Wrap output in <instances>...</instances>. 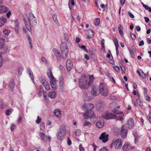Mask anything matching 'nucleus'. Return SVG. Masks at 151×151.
Here are the masks:
<instances>
[{
    "label": "nucleus",
    "mask_w": 151,
    "mask_h": 151,
    "mask_svg": "<svg viewBox=\"0 0 151 151\" xmlns=\"http://www.w3.org/2000/svg\"><path fill=\"white\" fill-rule=\"evenodd\" d=\"M86 34L88 39L92 38L94 36V33L91 30H88Z\"/></svg>",
    "instance_id": "nucleus-18"
},
{
    "label": "nucleus",
    "mask_w": 151,
    "mask_h": 151,
    "mask_svg": "<svg viewBox=\"0 0 151 151\" xmlns=\"http://www.w3.org/2000/svg\"><path fill=\"white\" fill-rule=\"evenodd\" d=\"M59 68L60 70L63 71L64 70V68L62 65H59Z\"/></svg>",
    "instance_id": "nucleus-64"
},
{
    "label": "nucleus",
    "mask_w": 151,
    "mask_h": 151,
    "mask_svg": "<svg viewBox=\"0 0 151 151\" xmlns=\"http://www.w3.org/2000/svg\"><path fill=\"white\" fill-rule=\"evenodd\" d=\"M45 124L44 122H42L41 123L40 126L41 128V129H43V128H44Z\"/></svg>",
    "instance_id": "nucleus-59"
},
{
    "label": "nucleus",
    "mask_w": 151,
    "mask_h": 151,
    "mask_svg": "<svg viewBox=\"0 0 151 151\" xmlns=\"http://www.w3.org/2000/svg\"><path fill=\"white\" fill-rule=\"evenodd\" d=\"M11 12L10 11H8V12L6 14V16L8 18H9L10 17V16L11 15Z\"/></svg>",
    "instance_id": "nucleus-56"
},
{
    "label": "nucleus",
    "mask_w": 151,
    "mask_h": 151,
    "mask_svg": "<svg viewBox=\"0 0 151 151\" xmlns=\"http://www.w3.org/2000/svg\"><path fill=\"white\" fill-rule=\"evenodd\" d=\"M40 135L41 138L44 140L45 142H47L48 139L49 141H50V139L49 137H47L45 134L42 132L40 133Z\"/></svg>",
    "instance_id": "nucleus-15"
},
{
    "label": "nucleus",
    "mask_w": 151,
    "mask_h": 151,
    "mask_svg": "<svg viewBox=\"0 0 151 151\" xmlns=\"http://www.w3.org/2000/svg\"><path fill=\"white\" fill-rule=\"evenodd\" d=\"M52 51L56 57L57 60L58 61L60 60L61 56L59 51L57 50L56 48H54L53 49Z\"/></svg>",
    "instance_id": "nucleus-14"
},
{
    "label": "nucleus",
    "mask_w": 151,
    "mask_h": 151,
    "mask_svg": "<svg viewBox=\"0 0 151 151\" xmlns=\"http://www.w3.org/2000/svg\"><path fill=\"white\" fill-rule=\"evenodd\" d=\"M106 76L108 77L109 78H110L114 82H115V80L114 79V78H113V77H111V75H110V74L109 73H108L106 74Z\"/></svg>",
    "instance_id": "nucleus-49"
},
{
    "label": "nucleus",
    "mask_w": 151,
    "mask_h": 151,
    "mask_svg": "<svg viewBox=\"0 0 151 151\" xmlns=\"http://www.w3.org/2000/svg\"><path fill=\"white\" fill-rule=\"evenodd\" d=\"M130 146L129 145H124L123 147V149L125 151L129 150L130 149Z\"/></svg>",
    "instance_id": "nucleus-32"
},
{
    "label": "nucleus",
    "mask_w": 151,
    "mask_h": 151,
    "mask_svg": "<svg viewBox=\"0 0 151 151\" xmlns=\"http://www.w3.org/2000/svg\"><path fill=\"white\" fill-rule=\"evenodd\" d=\"M108 134L106 133H102L99 137L100 140H101L103 142H106L108 140Z\"/></svg>",
    "instance_id": "nucleus-12"
},
{
    "label": "nucleus",
    "mask_w": 151,
    "mask_h": 151,
    "mask_svg": "<svg viewBox=\"0 0 151 151\" xmlns=\"http://www.w3.org/2000/svg\"><path fill=\"white\" fill-rule=\"evenodd\" d=\"M128 49L130 53L131 57L133 58H134V55L132 50L130 48H128Z\"/></svg>",
    "instance_id": "nucleus-41"
},
{
    "label": "nucleus",
    "mask_w": 151,
    "mask_h": 151,
    "mask_svg": "<svg viewBox=\"0 0 151 151\" xmlns=\"http://www.w3.org/2000/svg\"><path fill=\"white\" fill-rule=\"evenodd\" d=\"M127 132V127L125 125H123L121 128V135L122 138H124L126 137Z\"/></svg>",
    "instance_id": "nucleus-11"
},
{
    "label": "nucleus",
    "mask_w": 151,
    "mask_h": 151,
    "mask_svg": "<svg viewBox=\"0 0 151 151\" xmlns=\"http://www.w3.org/2000/svg\"><path fill=\"white\" fill-rule=\"evenodd\" d=\"M60 50L63 57L65 58L68 54V48L67 44L65 42H62L60 45Z\"/></svg>",
    "instance_id": "nucleus-5"
},
{
    "label": "nucleus",
    "mask_w": 151,
    "mask_h": 151,
    "mask_svg": "<svg viewBox=\"0 0 151 151\" xmlns=\"http://www.w3.org/2000/svg\"><path fill=\"white\" fill-rule=\"evenodd\" d=\"M133 134L135 138V142L136 143L138 141L139 137L136 131H134L133 132Z\"/></svg>",
    "instance_id": "nucleus-28"
},
{
    "label": "nucleus",
    "mask_w": 151,
    "mask_h": 151,
    "mask_svg": "<svg viewBox=\"0 0 151 151\" xmlns=\"http://www.w3.org/2000/svg\"><path fill=\"white\" fill-rule=\"evenodd\" d=\"M144 44V41L142 40H141L139 42V46H141Z\"/></svg>",
    "instance_id": "nucleus-61"
},
{
    "label": "nucleus",
    "mask_w": 151,
    "mask_h": 151,
    "mask_svg": "<svg viewBox=\"0 0 151 151\" xmlns=\"http://www.w3.org/2000/svg\"><path fill=\"white\" fill-rule=\"evenodd\" d=\"M9 86L10 88H14L15 86V84L14 81H12L10 82L9 84Z\"/></svg>",
    "instance_id": "nucleus-37"
},
{
    "label": "nucleus",
    "mask_w": 151,
    "mask_h": 151,
    "mask_svg": "<svg viewBox=\"0 0 151 151\" xmlns=\"http://www.w3.org/2000/svg\"><path fill=\"white\" fill-rule=\"evenodd\" d=\"M55 81V79L52 81H50V84L51 87L55 89L57 88V85L56 84Z\"/></svg>",
    "instance_id": "nucleus-21"
},
{
    "label": "nucleus",
    "mask_w": 151,
    "mask_h": 151,
    "mask_svg": "<svg viewBox=\"0 0 151 151\" xmlns=\"http://www.w3.org/2000/svg\"><path fill=\"white\" fill-rule=\"evenodd\" d=\"M122 140L120 138L117 139L114 142V145L115 148L117 149H120L122 146Z\"/></svg>",
    "instance_id": "nucleus-9"
},
{
    "label": "nucleus",
    "mask_w": 151,
    "mask_h": 151,
    "mask_svg": "<svg viewBox=\"0 0 151 151\" xmlns=\"http://www.w3.org/2000/svg\"><path fill=\"white\" fill-rule=\"evenodd\" d=\"M128 14L131 18H133L134 17V16L133 14H132L130 12H128Z\"/></svg>",
    "instance_id": "nucleus-58"
},
{
    "label": "nucleus",
    "mask_w": 151,
    "mask_h": 151,
    "mask_svg": "<svg viewBox=\"0 0 151 151\" xmlns=\"http://www.w3.org/2000/svg\"><path fill=\"white\" fill-rule=\"evenodd\" d=\"M6 19L5 17L0 18V25H3L4 24L6 21Z\"/></svg>",
    "instance_id": "nucleus-29"
},
{
    "label": "nucleus",
    "mask_w": 151,
    "mask_h": 151,
    "mask_svg": "<svg viewBox=\"0 0 151 151\" xmlns=\"http://www.w3.org/2000/svg\"><path fill=\"white\" fill-rule=\"evenodd\" d=\"M114 42L116 47H119L118 41L116 37L114 38Z\"/></svg>",
    "instance_id": "nucleus-39"
},
{
    "label": "nucleus",
    "mask_w": 151,
    "mask_h": 151,
    "mask_svg": "<svg viewBox=\"0 0 151 151\" xmlns=\"http://www.w3.org/2000/svg\"><path fill=\"white\" fill-rule=\"evenodd\" d=\"M15 127L16 126L14 124H12L10 127V129L11 131H13Z\"/></svg>",
    "instance_id": "nucleus-51"
},
{
    "label": "nucleus",
    "mask_w": 151,
    "mask_h": 151,
    "mask_svg": "<svg viewBox=\"0 0 151 151\" xmlns=\"http://www.w3.org/2000/svg\"><path fill=\"white\" fill-rule=\"evenodd\" d=\"M42 84L44 86L46 90L48 91L50 89V86L48 83L45 79H43Z\"/></svg>",
    "instance_id": "nucleus-16"
},
{
    "label": "nucleus",
    "mask_w": 151,
    "mask_h": 151,
    "mask_svg": "<svg viewBox=\"0 0 151 151\" xmlns=\"http://www.w3.org/2000/svg\"><path fill=\"white\" fill-rule=\"evenodd\" d=\"M43 96L45 99H46L47 97V93L45 91L43 92Z\"/></svg>",
    "instance_id": "nucleus-55"
},
{
    "label": "nucleus",
    "mask_w": 151,
    "mask_h": 151,
    "mask_svg": "<svg viewBox=\"0 0 151 151\" xmlns=\"http://www.w3.org/2000/svg\"><path fill=\"white\" fill-rule=\"evenodd\" d=\"M121 69L122 71V73H125V68L124 66H122Z\"/></svg>",
    "instance_id": "nucleus-62"
},
{
    "label": "nucleus",
    "mask_w": 151,
    "mask_h": 151,
    "mask_svg": "<svg viewBox=\"0 0 151 151\" xmlns=\"http://www.w3.org/2000/svg\"><path fill=\"white\" fill-rule=\"evenodd\" d=\"M66 133V127L64 125H62L56 134L57 138L60 140L64 138Z\"/></svg>",
    "instance_id": "nucleus-4"
},
{
    "label": "nucleus",
    "mask_w": 151,
    "mask_h": 151,
    "mask_svg": "<svg viewBox=\"0 0 151 151\" xmlns=\"http://www.w3.org/2000/svg\"><path fill=\"white\" fill-rule=\"evenodd\" d=\"M89 81L87 83L88 78L86 77H82L79 80L80 86L82 88L86 89L89 87L94 80V77L93 75L89 76Z\"/></svg>",
    "instance_id": "nucleus-2"
},
{
    "label": "nucleus",
    "mask_w": 151,
    "mask_h": 151,
    "mask_svg": "<svg viewBox=\"0 0 151 151\" xmlns=\"http://www.w3.org/2000/svg\"><path fill=\"white\" fill-rule=\"evenodd\" d=\"M99 87L97 86L94 85L92 86L91 93L92 95L94 96H98L100 93L99 90Z\"/></svg>",
    "instance_id": "nucleus-7"
},
{
    "label": "nucleus",
    "mask_w": 151,
    "mask_h": 151,
    "mask_svg": "<svg viewBox=\"0 0 151 151\" xmlns=\"http://www.w3.org/2000/svg\"><path fill=\"white\" fill-rule=\"evenodd\" d=\"M112 111L113 113L116 114H122L121 115L119 116V117H118L116 118L117 120H119L121 121H122L123 120V116L124 114H123V112L119 111L115 109H112Z\"/></svg>",
    "instance_id": "nucleus-10"
},
{
    "label": "nucleus",
    "mask_w": 151,
    "mask_h": 151,
    "mask_svg": "<svg viewBox=\"0 0 151 151\" xmlns=\"http://www.w3.org/2000/svg\"><path fill=\"white\" fill-rule=\"evenodd\" d=\"M10 32V31L7 29H5L3 31V33L6 35H8Z\"/></svg>",
    "instance_id": "nucleus-36"
},
{
    "label": "nucleus",
    "mask_w": 151,
    "mask_h": 151,
    "mask_svg": "<svg viewBox=\"0 0 151 151\" xmlns=\"http://www.w3.org/2000/svg\"><path fill=\"white\" fill-rule=\"evenodd\" d=\"M54 115L58 117H60L61 115V111L59 109H56L53 112Z\"/></svg>",
    "instance_id": "nucleus-24"
},
{
    "label": "nucleus",
    "mask_w": 151,
    "mask_h": 151,
    "mask_svg": "<svg viewBox=\"0 0 151 151\" xmlns=\"http://www.w3.org/2000/svg\"><path fill=\"white\" fill-rule=\"evenodd\" d=\"M80 47L82 49H83V50H84L85 51H86V52H87V50L86 49V46H85V45H81V47Z\"/></svg>",
    "instance_id": "nucleus-54"
},
{
    "label": "nucleus",
    "mask_w": 151,
    "mask_h": 151,
    "mask_svg": "<svg viewBox=\"0 0 151 151\" xmlns=\"http://www.w3.org/2000/svg\"><path fill=\"white\" fill-rule=\"evenodd\" d=\"M0 50H1V52L0 54L1 55L4 54L7 51L8 47L6 46H4V45Z\"/></svg>",
    "instance_id": "nucleus-25"
},
{
    "label": "nucleus",
    "mask_w": 151,
    "mask_h": 151,
    "mask_svg": "<svg viewBox=\"0 0 151 151\" xmlns=\"http://www.w3.org/2000/svg\"><path fill=\"white\" fill-rule=\"evenodd\" d=\"M114 69L117 72H119V67L115 66L114 67Z\"/></svg>",
    "instance_id": "nucleus-52"
},
{
    "label": "nucleus",
    "mask_w": 151,
    "mask_h": 151,
    "mask_svg": "<svg viewBox=\"0 0 151 151\" xmlns=\"http://www.w3.org/2000/svg\"><path fill=\"white\" fill-rule=\"evenodd\" d=\"M91 123L89 122L85 121L83 123V125L84 126H89L91 124Z\"/></svg>",
    "instance_id": "nucleus-40"
},
{
    "label": "nucleus",
    "mask_w": 151,
    "mask_h": 151,
    "mask_svg": "<svg viewBox=\"0 0 151 151\" xmlns=\"http://www.w3.org/2000/svg\"><path fill=\"white\" fill-rule=\"evenodd\" d=\"M84 109H86V112L83 114V117L85 119H87L89 117L91 118L94 115L93 112L91 110L94 107V105L92 104H88L87 105L84 104L83 106Z\"/></svg>",
    "instance_id": "nucleus-3"
},
{
    "label": "nucleus",
    "mask_w": 151,
    "mask_h": 151,
    "mask_svg": "<svg viewBox=\"0 0 151 151\" xmlns=\"http://www.w3.org/2000/svg\"><path fill=\"white\" fill-rule=\"evenodd\" d=\"M79 149L80 151H85L84 148L82 147L81 144L80 145Z\"/></svg>",
    "instance_id": "nucleus-50"
},
{
    "label": "nucleus",
    "mask_w": 151,
    "mask_h": 151,
    "mask_svg": "<svg viewBox=\"0 0 151 151\" xmlns=\"http://www.w3.org/2000/svg\"><path fill=\"white\" fill-rule=\"evenodd\" d=\"M13 111V110L12 109H8L6 111V114L7 116L11 114V113Z\"/></svg>",
    "instance_id": "nucleus-38"
},
{
    "label": "nucleus",
    "mask_w": 151,
    "mask_h": 151,
    "mask_svg": "<svg viewBox=\"0 0 151 151\" xmlns=\"http://www.w3.org/2000/svg\"><path fill=\"white\" fill-rule=\"evenodd\" d=\"M99 151H108L107 149L105 147L102 148Z\"/></svg>",
    "instance_id": "nucleus-60"
},
{
    "label": "nucleus",
    "mask_w": 151,
    "mask_h": 151,
    "mask_svg": "<svg viewBox=\"0 0 151 151\" xmlns=\"http://www.w3.org/2000/svg\"><path fill=\"white\" fill-rule=\"evenodd\" d=\"M47 75L48 77L50 78V81H52L55 79V78L52 75L51 70L50 68H48V71L47 72Z\"/></svg>",
    "instance_id": "nucleus-17"
},
{
    "label": "nucleus",
    "mask_w": 151,
    "mask_h": 151,
    "mask_svg": "<svg viewBox=\"0 0 151 151\" xmlns=\"http://www.w3.org/2000/svg\"><path fill=\"white\" fill-rule=\"evenodd\" d=\"M5 44V39L3 38H0V49L3 46H4Z\"/></svg>",
    "instance_id": "nucleus-30"
},
{
    "label": "nucleus",
    "mask_w": 151,
    "mask_h": 151,
    "mask_svg": "<svg viewBox=\"0 0 151 151\" xmlns=\"http://www.w3.org/2000/svg\"><path fill=\"white\" fill-rule=\"evenodd\" d=\"M130 37L133 40H134L136 39V35L134 33H131L130 34Z\"/></svg>",
    "instance_id": "nucleus-46"
},
{
    "label": "nucleus",
    "mask_w": 151,
    "mask_h": 151,
    "mask_svg": "<svg viewBox=\"0 0 151 151\" xmlns=\"http://www.w3.org/2000/svg\"><path fill=\"white\" fill-rule=\"evenodd\" d=\"M118 30L119 34L122 37H123L124 35L123 28L122 26L120 24L119 25Z\"/></svg>",
    "instance_id": "nucleus-27"
},
{
    "label": "nucleus",
    "mask_w": 151,
    "mask_h": 151,
    "mask_svg": "<svg viewBox=\"0 0 151 151\" xmlns=\"http://www.w3.org/2000/svg\"><path fill=\"white\" fill-rule=\"evenodd\" d=\"M128 124L129 125V128H131L133 127L134 125V121L132 118L129 119L127 121Z\"/></svg>",
    "instance_id": "nucleus-22"
},
{
    "label": "nucleus",
    "mask_w": 151,
    "mask_h": 151,
    "mask_svg": "<svg viewBox=\"0 0 151 151\" xmlns=\"http://www.w3.org/2000/svg\"><path fill=\"white\" fill-rule=\"evenodd\" d=\"M23 118L21 116H19V118L17 120L18 123L19 124L22 120Z\"/></svg>",
    "instance_id": "nucleus-43"
},
{
    "label": "nucleus",
    "mask_w": 151,
    "mask_h": 151,
    "mask_svg": "<svg viewBox=\"0 0 151 151\" xmlns=\"http://www.w3.org/2000/svg\"><path fill=\"white\" fill-rule=\"evenodd\" d=\"M73 65L71 60L70 59L67 60L66 63V67L68 71L70 72L71 70Z\"/></svg>",
    "instance_id": "nucleus-13"
},
{
    "label": "nucleus",
    "mask_w": 151,
    "mask_h": 151,
    "mask_svg": "<svg viewBox=\"0 0 151 151\" xmlns=\"http://www.w3.org/2000/svg\"><path fill=\"white\" fill-rule=\"evenodd\" d=\"M48 96L51 99H54L56 97V94L54 92H51L49 93Z\"/></svg>",
    "instance_id": "nucleus-26"
},
{
    "label": "nucleus",
    "mask_w": 151,
    "mask_h": 151,
    "mask_svg": "<svg viewBox=\"0 0 151 151\" xmlns=\"http://www.w3.org/2000/svg\"><path fill=\"white\" fill-rule=\"evenodd\" d=\"M27 40L29 42V44L30 45L29 47L30 49H32V41L31 38L29 37L28 36L27 37Z\"/></svg>",
    "instance_id": "nucleus-35"
},
{
    "label": "nucleus",
    "mask_w": 151,
    "mask_h": 151,
    "mask_svg": "<svg viewBox=\"0 0 151 151\" xmlns=\"http://www.w3.org/2000/svg\"><path fill=\"white\" fill-rule=\"evenodd\" d=\"M27 72L28 73L29 76L33 82L34 80V79L32 72L30 68H28L27 69Z\"/></svg>",
    "instance_id": "nucleus-20"
},
{
    "label": "nucleus",
    "mask_w": 151,
    "mask_h": 151,
    "mask_svg": "<svg viewBox=\"0 0 151 151\" xmlns=\"http://www.w3.org/2000/svg\"><path fill=\"white\" fill-rule=\"evenodd\" d=\"M100 23V19L99 18H96L94 22V23L95 25L98 26L99 25Z\"/></svg>",
    "instance_id": "nucleus-34"
},
{
    "label": "nucleus",
    "mask_w": 151,
    "mask_h": 151,
    "mask_svg": "<svg viewBox=\"0 0 151 151\" xmlns=\"http://www.w3.org/2000/svg\"><path fill=\"white\" fill-rule=\"evenodd\" d=\"M3 64V59L2 57L0 54V68L1 67L2 65Z\"/></svg>",
    "instance_id": "nucleus-44"
},
{
    "label": "nucleus",
    "mask_w": 151,
    "mask_h": 151,
    "mask_svg": "<svg viewBox=\"0 0 151 151\" xmlns=\"http://www.w3.org/2000/svg\"><path fill=\"white\" fill-rule=\"evenodd\" d=\"M41 60H42V62H45L46 63H47V62L46 59L45 58H44V57H42V58H41Z\"/></svg>",
    "instance_id": "nucleus-57"
},
{
    "label": "nucleus",
    "mask_w": 151,
    "mask_h": 151,
    "mask_svg": "<svg viewBox=\"0 0 151 151\" xmlns=\"http://www.w3.org/2000/svg\"><path fill=\"white\" fill-rule=\"evenodd\" d=\"M24 22L26 28H23L22 31L24 33L26 34L27 29L29 31L31 32L32 31L31 26L32 27L36 24V19L32 13H30L29 14V16L24 18Z\"/></svg>",
    "instance_id": "nucleus-1"
},
{
    "label": "nucleus",
    "mask_w": 151,
    "mask_h": 151,
    "mask_svg": "<svg viewBox=\"0 0 151 151\" xmlns=\"http://www.w3.org/2000/svg\"><path fill=\"white\" fill-rule=\"evenodd\" d=\"M52 18L55 23L56 24H58V22L57 19V15L56 14H53L52 16Z\"/></svg>",
    "instance_id": "nucleus-33"
},
{
    "label": "nucleus",
    "mask_w": 151,
    "mask_h": 151,
    "mask_svg": "<svg viewBox=\"0 0 151 151\" xmlns=\"http://www.w3.org/2000/svg\"><path fill=\"white\" fill-rule=\"evenodd\" d=\"M144 19H145V21L146 23H148L149 22V19L148 18H147V17H145Z\"/></svg>",
    "instance_id": "nucleus-63"
},
{
    "label": "nucleus",
    "mask_w": 151,
    "mask_h": 151,
    "mask_svg": "<svg viewBox=\"0 0 151 151\" xmlns=\"http://www.w3.org/2000/svg\"><path fill=\"white\" fill-rule=\"evenodd\" d=\"M19 27V22L17 20H16L15 22V29L17 32H18Z\"/></svg>",
    "instance_id": "nucleus-31"
},
{
    "label": "nucleus",
    "mask_w": 151,
    "mask_h": 151,
    "mask_svg": "<svg viewBox=\"0 0 151 151\" xmlns=\"http://www.w3.org/2000/svg\"><path fill=\"white\" fill-rule=\"evenodd\" d=\"M99 91L101 94L104 96H106L108 94V90L107 88L103 86L102 83L99 86Z\"/></svg>",
    "instance_id": "nucleus-6"
},
{
    "label": "nucleus",
    "mask_w": 151,
    "mask_h": 151,
    "mask_svg": "<svg viewBox=\"0 0 151 151\" xmlns=\"http://www.w3.org/2000/svg\"><path fill=\"white\" fill-rule=\"evenodd\" d=\"M141 76H140L143 78H145L146 77V76L145 74L142 70H141Z\"/></svg>",
    "instance_id": "nucleus-48"
},
{
    "label": "nucleus",
    "mask_w": 151,
    "mask_h": 151,
    "mask_svg": "<svg viewBox=\"0 0 151 151\" xmlns=\"http://www.w3.org/2000/svg\"><path fill=\"white\" fill-rule=\"evenodd\" d=\"M23 68H19L18 69V73L19 75H21L22 73V72L23 71Z\"/></svg>",
    "instance_id": "nucleus-53"
},
{
    "label": "nucleus",
    "mask_w": 151,
    "mask_h": 151,
    "mask_svg": "<svg viewBox=\"0 0 151 151\" xmlns=\"http://www.w3.org/2000/svg\"><path fill=\"white\" fill-rule=\"evenodd\" d=\"M104 122L103 121L101 120L97 122L96 124V126L98 128H101L104 125Z\"/></svg>",
    "instance_id": "nucleus-23"
},
{
    "label": "nucleus",
    "mask_w": 151,
    "mask_h": 151,
    "mask_svg": "<svg viewBox=\"0 0 151 151\" xmlns=\"http://www.w3.org/2000/svg\"><path fill=\"white\" fill-rule=\"evenodd\" d=\"M9 9L4 5L0 6V13H4L8 10Z\"/></svg>",
    "instance_id": "nucleus-19"
},
{
    "label": "nucleus",
    "mask_w": 151,
    "mask_h": 151,
    "mask_svg": "<svg viewBox=\"0 0 151 151\" xmlns=\"http://www.w3.org/2000/svg\"><path fill=\"white\" fill-rule=\"evenodd\" d=\"M41 119L39 117V116H38L37 120L36 121V123L37 124L40 123L41 122Z\"/></svg>",
    "instance_id": "nucleus-47"
},
{
    "label": "nucleus",
    "mask_w": 151,
    "mask_h": 151,
    "mask_svg": "<svg viewBox=\"0 0 151 151\" xmlns=\"http://www.w3.org/2000/svg\"><path fill=\"white\" fill-rule=\"evenodd\" d=\"M102 117L106 119H113L116 117L115 114L111 113L106 112L102 114Z\"/></svg>",
    "instance_id": "nucleus-8"
},
{
    "label": "nucleus",
    "mask_w": 151,
    "mask_h": 151,
    "mask_svg": "<svg viewBox=\"0 0 151 151\" xmlns=\"http://www.w3.org/2000/svg\"><path fill=\"white\" fill-rule=\"evenodd\" d=\"M81 131L80 129H77L75 132V134L77 136H79L81 134Z\"/></svg>",
    "instance_id": "nucleus-42"
},
{
    "label": "nucleus",
    "mask_w": 151,
    "mask_h": 151,
    "mask_svg": "<svg viewBox=\"0 0 151 151\" xmlns=\"http://www.w3.org/2000/svg\"><path fill=\"white\" fill-rule=\"evenodd\" d=\"M136 101L137 104L140 106L142 107V104L141 103L139 99H136Z\"/></svg>",
    "instance_id": "nucleus-45"
}]
</instances>
